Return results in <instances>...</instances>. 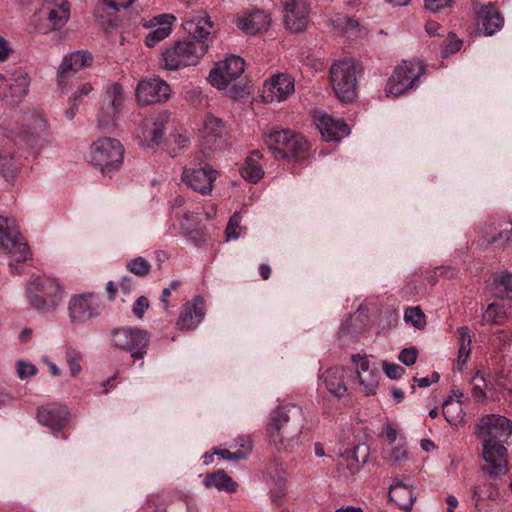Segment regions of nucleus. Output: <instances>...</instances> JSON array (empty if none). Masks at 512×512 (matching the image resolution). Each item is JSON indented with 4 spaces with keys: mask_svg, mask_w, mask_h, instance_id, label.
Masks as SVG:
<instances>
[{
    "mask_svg": "<svg viewBox=\"0 0 512 512\" xmlns=\"http://www.w3.org/2000/svg\"><path fill=\"white\" fill-rule=\"evenodd\" d=\"M440 376L437 372L432 373L430 376L417 378L414 377V382L418 384L421 388L429 387L431 384L438 382Z\"/></svg>",
    "mask_w": 512,
    "mask_h": 512,
    "instance_id": "61",
    "label": "nucleus"
},
{
    "mask_svg": "<svg viewBox=\"0 0 512 512\" xmlns=\"http://www.w3.org/2000/svg\"><path fill=\"white\" fill-rule=\"evenodd\" d=\"M30 85V78L23 70L7 72L0 76V95L4 98L24 97Z\"/></svg>",
    "mask_w": 512,
    "mask_h": 512,
    "instance_id": "23",
    "label": "nucleus"
},
{
    "mask_svg": "<svg viewBox=\"0 0 512 512\" xmlns=\"http://www.w3.org/2000/svg\"><path fill=\"white\" fill-rule=\"evenodd\" d=\"M124 89L118 82L110 83L104 93L103 103L98 114V125L106 128L113 124L124 107Z\"/></svg>",
    "mask_w": 512,
    "mask_h": 512,
    "instance_id": "15",
    "label": "nucleus"
},
{
    "mask_svg": "<svg viewBox=\"0 0 512 512\" xmlns=\"http://www.w3.org/2000/svg\"><path fill=\"white\" fill-rule=\"evenodd\" d=\"M137 0H106V4L111 9L119 11L131 7Z\"/></svg>",
    "mask_w": 512,
    "mask_h": 512,
    "instance_id": "60",
    "label": "nucleus"
},
{
    "mask_svg": "<svg viewBox=\"0 0 512 512\" xmlns=\"http://www.w3.org/2000/svg\"><path fill=\"white\" fill-rule=\"evenodd\" d=\"M103 304L93 292L74 294L68 302V316L72 323H86L100 315Z\"/></svg>",
    "mask_w": 512,
    "mask_h": 512,
    "instance_id": "11",
    "label": "nucleus"
},
{
    "mask_svg": "<svg viewBox=\"0 0 512 512\" xmlns=\"http://www.w3.org/2000/svg\"><path fill=\"white\" fill-rule=\"evenodd\" d=\"M418 358V350L415 347L404 348L400 351L398 359L406 366L413 365Z\"/></svg>",
    "mask_w": 512,
    "mask_h": 512,
    "instance_id": "53",
    "label": "nucleus"
},
{
    "mask_svg": "<svg viewBox=\"0 0 512 512\" xmlns=\"http://www.w3.org/2000/svg\"><path fill=\"white\" fill-rule=\"evenodd\" d=\"M206 314L205 301L197 295L191 301L184 304L183 311L180 313L176 326L181 331H190L195 329L204 319Z\"/></svg>",
    "mask_w": 512,
    "mask_h": 512,
    "instance_id": "27",
    "label": "nucleus"
},
{
    "mask_svg": "<svg viewBox=\"0 0 512 512\" xmlns=\"http://www.w3.org/2000/svg\"><path fill=\"white\" fill-rule=\"evenodd\" d=\"M172 96L170 85L160 77L140 80L135 89L136 101L140 105L162 104Z\"/></svg>",
    "mask_w": 512,
    "mask_h": 512,
    "instance_id": "14",
    "label": "nucleus"
},
{
    "mask_svg": "<svg viewBox=\"0 0 512 512\" xmlns=\"http://www.w3.org/2000/svg\"><path fill=\"white\" fill-rule=\"evenodd\" d=\"M169 116L170 114L165 111L143 119L139 131V137L143 146L152 147L162 141Z\"/></svg>",
    "mask_w": 512,
    "mask_h": 512,
    "instance_id": "21",
    "label": "nucleus"
},
{
    "mask_svg": "<svg viewBox=\"0 0 512 512\" xmlns=\"http://www.w3.org/2000/svg\"><path fill=\"white\" fill-rule=\"evenodd\" d=\"M425 31L431 37L443 35V30H442L441 25L435 21H427L425 24Z\"/></svg>",
    "mask_w": 512,
    "mask_h": 512,
    "instance_id": "62",
    "label": "nucleus"
},
{
    "mask_svg": "<svg viewBox=\"0 0 512 512\" xmlns=\"http://www.w3.org/2000/svg\"><path fill=\"white\" fill-rule=\"evenodd\" d=\"M40 13L48 21L49 30H59L70 18V3L68 0H44Z\"/></svg>",
    "mask_w": 512,
    "mask_h": 512,
    "instance_id": "25",
    "label": "nucleus"
},
{
    "mask_svg": "<svg viewBox=\"0 0 512 512\" xmlns=\"http://www.w3.org/2000/svg\"><path fill=\"white\" fill-rule=\"evenodd\" d=\"M304 412L294 403L277 405L271 410L266 424L269 442L277 450H289L300 440L304 427Z\"/></svg>",
    "mask_w": 512,
    "mask_h": 512,
    "instance_id": "1",
    "label": "nucleus"
},
{
    "mask_svg": "<svg viewBox=\"0 0 512 512\" xmlns=\"http://www.w3.org/2000/svg\"><path fill=\"white\" fill-rule=\"evenodd\" d=\"M453 0H424L425 8L432 12H438L449 7Z\"/></svg>",
    "mask_w": 512,
    "mask_h": 512,
    "instance_id": "58",
    "label": "nucleus"
},
{
    "mask_svg": "<svg viewBox=\"0 0 512 512\" xmlns=\"http://www.w3.org/2000/svg\"><path fill=\"white\" fill-rule=\"evenodd\" d=\"M147 331L139 328H120L112 331V342L118 349L128 352L134 359H142L149 344Z\"/></svg>",
    "mask_w": 512,
    "mask_h": 512,
    "instance_id": "9",
    "label": "nucleus"
},
{
    "mask_svg": "<svg viewBox=\"0 0 512 512\" xmlns=\"http://www.w3.org/2000/svg\"><path fill=\"white\" fill-rule=\"evenodd\" d=\"M12 51L8 41L0 36V62H4Z\"/></svg>",
    "mask_w": 512,
    "mask_h": 512,
    "instance_id": "64",
    "label": "nucleus"
},
{
    "mask_svg": "<svg viewBox=\"0 0 512 512\" xmlns=\"http://www.w3.org/2000/svg\"><path fill=\"white\" fill-rule=\"evenodd\" d=\"M497 490L492 483H479L472 488V500L478 510H482L488 501L497 496Z\"/></svg>",
    "mask_w": 512,
    "mask_h": 512,
    "instance_id": "39",
    "label": "nucleus"
},
{
    "mask_svg": "<svg viewBox=\"0 0 512 512\" xmlns=\"http://www.w3.org/2000/svg\"><path fill=\"white\" fill-rule=\"evenodd\" d=\"M457 335L459 339L457 366L462 370L471 354L472 339L467 327L458 328Z\"/></svg>",
    "mask_w": 512,
    "mask_h": 512,
    "instance_id": "40",
    "label": "nucleus"
},
{
    "mask_svg": "<svg viewBox=\"0 0 512 512\" xmlns=\"http://www.w3.org/2000/svg\"><path fill=\"white\" fill-rule=\"evenodd\" d=\"M125 148L116 138L99 137L88 150V163L105 177H112L124 164Z\"/></svg>",
    "mask_w": 512,
    "mask_h": 512,
    "instance_id": "3",
    "label": "nucleus"
},
{
    "mask_svg": "<svg viewBox=\"0 0 512 512\" xmlns=\"http://www.w3.org/2000/svg\"><path fill=\"white\" fill-rule=\"evenodd\" d=\"M483 471L490 477H498L508 470V451L503 443H482Z\"/></svg>",
    "mask_w": 512,
    "mask_h": 512,
    "instance_id": "19",
    "label": "nucleus"
},
{
    "mask_svg": "<svg viewBox=\"0 0 512 512\" xmlns=\"http://www.w3.org/2000/svg\"><path fill=\"white\" fill-rule=\"evenodd\" d=\"M313 118L323 139L327 142L339 141L350 134L349 126L342 118H334L324 112L315 113Z\"/></svg>",
    "mask_w": 512,
    "mask_h": 512,
    "instance_id": "22",
    "label": "nucleus"
},
{
    "mask_svg": "<svg viewBox=\"0 0 512 512\" xmlns=\"http://www.w3.org/2000/svg\"><path fill=\"white\" fill-rule=\"evenodd\" d=\"M92 91V84L90 82H83L78 86L77 90L72 94L70 98L80 103L82 98L89 95Z\"/></svg>",
    "mask_w": 512,
    "mask_h": 512,
    "instance_id": "57",
    "label": "nucleus"
},
{
    "mask_svg": "<svg viewBox=\"0 0 512 512\" xmlns=\"http://www.w3.org/2000/svg\"><path fill=\"white\" fill-rule=\"evenodd\" d=\"M79 102L69 98L68 100V108L65 110V116L68 120H73L76 116L79 109Z\"/></svg>",
    "mask_w": 512,
    "mask_h": 512,
    "instance_id": "63",
    "label": "nucleus"
},
{
    "mask_svg": "<svg viewBox=\"0 0 512 512\" xmlns=\"http://www.w3.org/2000/svg\"><path fill=\"white\" fill-rule=\"evenodd\" d=\"M192 218L193 215L191 213H185L180 224L185 238L192 244L198 246L207 240V233L202 227L192 228L188 223Z\"/></svg>",
    "mask_w": 512,
    "mask_h": 512,
    "instance_id": "41",
    "label": "nucleus"
},
{
    "mask_svg": "<svg viewBox=\"0 0 512 512\" xmlns=\"http://www.w3.org/2000/svg\"><path fill=\"white\" fill-rule=\"evenodd\" d=\"M346 373V369L335 367L326 370L323 374L325 388L335 398L341 399L347 394Z\"/></svg>",
    "mask_w": 512,
    "mask_h": 512,
    "instance_id": "33",
    "label": "nucleus"
},
{
    "mask_svg": "<svg viewBox=\"0 0 512 512\" xmlns=\"http://www.w3.org/2000/svg\"><path fill=\"white\" fill-rule=\"evenodd\" d=\"M284 24L287 30L292 33L304 31L308 26V9L305 4L295 0L284 2Z\"/></svg>",
    "mask_w": 512,
    "mask_h": 512,
    "instance_id": "30",
    "label": "nucleus"
},
{
    "mask_svg": "<svg viewBox=\"0 0 512 512\" xmlns=\"http://www.w3.org/2000/svg\"><path fill=\"white\" fill-rule=\"evenodd\" d=\"M16 370L20 379L31 377L37 372L35 365L24 360L17 361Z\"/></svg>",
    "mask_w": 512,
    "mask_h": 512,
    "instance_id": "52",
    "label": "nucleus"
},
{
    "mask_svg": "<svg viewBox=\"0 0 512 512\" xmlns=\"http://www.w3.org/2000/svg\"><path fill=\"white\" fill-rule=\"evenodd\" d=\"M264 142L275 158L297 160L309 150L307 139L291 129H273L266 134Z\"/></svg>",
    "mask_w": 512,
    "mask_h": 512,
    "instance_id": "5",
    "label": "nucleus"
},
{
    "mask_svg": "<svg viewBox=\"0 0 512 512\" xmlns=\"http://www.w3.org/2000/svg\"><path fill=\"white\" fill-rule=\"evenodd\" d=\"M126 268L139 277H145L151 271V264L143 257H136L127 261Z\"/></svg>",
    "mask_w": 512,
    "mask_h": 512,
    "instance_id": "44",
    "label": "nucleus"
},
{
    "mask_svg": "<svg viewBox=\"0 0 512 512\" xmlns=\"http://www.w3.org/2000/svg\"><path fill=\"white\" fill-rule=\"evenodd\" d=\"M93 57L86 50H79L66 55L57 71V86L60 90H66L70 84L71 78L75 73L89 67L92 64Z\"/></svg>",
    "mask_w": 512,
    "mask_h": 512,
    "instance_id": "16",
    "label": "nucleus"
},
{
    "mask_svg": "<svg viewBox=\"0 0 512 512\" xmlns=\"http://www.w3.org/2000/svg\"><path fill=\"white\" fill-rule=\"evenodd\" d=\"M203 484L207 488H216L229 493L235 492L238 484L223 470L205 475Z\"/></svg>",
    "mask_w": 512,
    "mask_h": 512,
    "instance_id": "38",
    "label": "nucleus"
},
{
    "mask_svg": "<svg viewBox=\"0 0 512 512\" xmlns=\"http://www.w3.org/2000/svg\"><path fill=\"white\" fill-rule=\"evenodd\" d=\"M477 22L484 29L486 36H491L500 31L504 25V18L501 12L492 3L474 4L473 6Z\"/></svg>",
    "mask_w": 512,
    "mask_h": 512,
    "instance_id": "29",
    "label": "nucleus"
},
{
    "mask_svg": "<svg viewBox=\"0 0 512 512\" xmlns=\"http://www.w3.org/2000/svg\"><path fill=\"white\" fill-rule=\"evenodd\" d=\"M175 17L171 14H161L149 21L146 26L150 32L145 38L148 47H154L160 41L166 39L172 32V25Z\"/></svg>",
    "mask_w": 512,
    "mask_h": 512,
    "instance_id": "31",
    "label": "nucleus"
},
{
    "mask_svg": "<svg viewBox=\"0 0 512 512\" xmlns=\"http://www.w3.org/2000/svg\"><path fill=\"white\" fill-rule=\"evenodd\" d=\"M476 434L482 443H503L505 445L512 434V422L501 415H486L480 419Z\"/></svg>",
    "mask_w": 512,
    "mask_h": 512,
    "instance_id": "12",
    "label": "nucleus"
},
{
    "mask_svg": "<svg viewBox=\"0 0 512 512\" xmlns=\"http://www.w3.org/2000/svg\"><path fill=\"white\" fill-rule=\"evenodd\" d=\"M37 420L54 431L62 430L69 422V410L61 403H49L37 409Z\"/></svg>",
    "mask_w": 512,
    "mask_h": 512,
    "instance_id": "26",
    "label": "nucleus"
},
{
    "mask_svg": "<svg viewBox=\"0 0 512 512\" xmlns=\"http://www.w3.org/2000/svg\"><path fill=\"white\" fill-rule=\"evenodd\" d=\"M243 228L241 227V216L238 212H235L228 222L225 230L227 240H235L240 237Z\"/></svg>",
    "mask_w": 512,
    "mask_h": 512,
    "instance_id": "47",
    "label": "nucleus"
},
{
    "mask_svg": "<svg viewBox=\"0 0 512 512\" xmlns=\"http://www.w3.org/2000/svg\"><path fill=\"white\" fill-rule=\"evenodd\" d=\"M352 362L355 365L357 381L361 392L365 396L375 395L379 386L377 367L367 356L354 355Z\"/></svg>",
    "mask_w": 512,
    "mask_h": 512,
    "instance_id": "20",
    "label": "nucleus"
},
{
    "mask_svg": "<svg viewBox=\"0 0 512 512\" xmlns=\"http://www.w3.org/2000/svg\"><path fill=\"white\" fill-rule=\"evenodd\" d=\"M212 28L211 18L204 11L194 13L184 22V29L195 38L193 41L205 42L204 40L210 35Z\"/></svg>",
    "mask_w": 512,
    "mask_h": 512,
    "instance_id": "32",
    "label": "nucleus"
},
{
    "mask_svg": "<svg viewBox=\"0 0 512 512\" xmlns=\"http://www.w3.org/2000/svg\"><path fill=\"white\" fill-rule=\"evenodd\" d=\"M382 369L385 375L390 379H398L405 373V369L402 366L387 361L383 362Z\"/></svg>",
    "mask_w": 512,
    "mask_h": 512,
    "instance_id": "54",
    "label": "nucleus"
},
{
    "mask_svg": "<svg viewBox=\"0 0 512 512\" xmlns=\"http://www.w3.org/2000/svg\"><path fill=\"white\" fill-rule=\"evenodd\" d=\"M242 177L251 183H257L264 177L263 155L259 151H252L244 160L240 169Z\"/></svg>",
    "mask_w": 512,
    "mask_h": 512,
    "instance_id": "35",
    "label": "nucleus"
},
{
    "mask_svg": "<svg viewBox=\"0 0 512 512\" xmlns=\"http://www.w3.org/2000/svg\"><path fill=\"white\" fill-rule=\"evenodd\" d=\"M426 66L421 59L403 60L398 64L387 81V95L399 96L416 87L425 74Z\"/></svg>",
    "mask_w": 512,
    "mask_h": 512,
    "instance_id": "8",
    "label": "nucleus"
},
{
    "mask_svg": "<svg viewBox=\"0 0 512 512\" xmlns=\"http://www.w3.org/2000/svg\"><path fill=\"white\" fill-rule=\"evenodd\" d=\"M512 236V225H496L491 223L485 225L482 231L481 242L484 245H506Z\"/></svg>",
    "mask_w": 512,
    "mask_h": 512,
    "instance_id": "34",
    "label": "nucleus"
},
{
    "mask_svg": "<svg viewBox=\"0 0 512 512\" xmlns=\"http://www.w3.org/2000/svg\"><path fill=\"white\" fill-rule=\"evenodd\" d=\"M207 50L203 41H179L161 53L159 64L165 70L177 71L196 65Z\"/></svg>",
    "mask_w": 512,
    "mask_h": 512,
    "instance_id": "6",
    "label": "nucleus"
},
{
    "mask_svg": "<svg viewBox=\"0 0 512 512\" xmlns=\"http://www.w3.org/2000/svg\"><path fill=\"white\" fill-rule=\"evenodd\" d=\"M462 45L463 42L461 39H459L454 33H449L445 43L441 48V54L443 57H447L458 52Z\"/></svg>",
    "mask_w": 512,
    "mask_h": 512,
    "instance_id": "49",
    "label": "nucleus"
},
{
    "mask_svg": "<svg viewBox=\"0 0 512 512\" xmlns=\"http://www.w3.org/2000/svg\"><path fill=\"white\" fill-rule=\"evenodd\" d=\"M472 383H473L472 393H473L474 398H476L478 400L485 398L486 382H485L484 376L480 372H476V374L472 378Z\"/></svg>",
    "mask_w": 512,
    "mask_h": 512,
    "instance_id": "51",
    "label": "nucleus"
},
{
    "mask_svg": "<svg viewBox=\"0 0 512 512\" xmlns=\"http://www.w3.org/2000/svg\"><path fill=\"white\" fill-rule=\"evenodd\" d=\"M64 288L58 279L46 275H32L27 282L26 297L29 305L40 311H50L62 302Z\"/></svg>",
    "mask_w": 512,
    "mask_h": 512,
    "instance_id": "4",
    "label": "nucleus"
},
{
    "mask_svg": "<svg viewBox=\"0 0 512 512\" xmlns=\"http://www.w3.org/2000/svg\"><path fill=\"white\" fill-rule=\"evenodd\" d=\"M359 73L352 59L336 61L330 67V83L335 96L343 103H351L357 97Z\"/></svg>",
    "mask_w": 512,
    "mask_h": 512,
    "instance_id": "7",
    "label": "nucleus"
},
{
    "mask_svg": "<svg viewBox=\"0 0 512 512\" xmlns=\"http://www.w3.org/2000/svg\"><path fill=\"white\" fill-rule=\"evenodd\" d=\"M398 429L392 423H386L383 426L382 437L389 443L393 444L398 438Z\"/></svg>",
    "mask_w": 512,
    "mask_h": 512,
    "instance_id": "56",
    "label": "nucleus"
},
{
    "mask_svg": "<svg viewBox=\"0 0 512 512\" xmlns=\"http://www.w3.org/2000/svg\"><path fill=\"white\" fill-rule=\"evenodd\" d=\"M0 251L10 257L8 265L14 275L22 273L18 264L32 261L31 249L12 217L0 216Z\"/></svg>",
    "mask_w": 512,
    "mask_h": 512,
    "instance_id": "2",
    "label": "nucleus"
},
{
    "mask_svg": "<svg viewBox=\"0 0 512 512\" xmlns=\"http://www.w3.org/2000/svg\"><path fill=\"white\" fill-rule=\"evenodd\" d=\"M244 71V60L239 56L230 55L215 64L209 73L208 81L217 89H225L237 80Z\"/></svg>",
    "mask_w": 512,
    "mask_h": 512,
    "instance_id": "13",
    "label": "nucleus"
},
{
    "mask_svg": "<svg viewBox=\"0 0 512 512\" xmlns=\"http://www.w3.org/2000/svg\"><path fill=\"white\" fill-rule=\"evenodd\" d=\"M148 307H149V301H148L147 297L140 296L137 298V300L133 304L132 311L137 318L142 319L144 316V313L146 312Z\"/></svg>",
    "mask_w": 512,
    "mask_h": 512,
    "instance_id": "55",
    "label": "nucleus"
},
{
    "mask_svg": "<svg viewBox=\"0 0 512 512\" xmlns=\"http://www.w3.org/2000/svg\"><path fill=\"white\" fill-rule=\"evenodd\" d=\"M506 315L498 304H489L483 313V321L488 324H501L505 320Z\"/></svg>",
    "mask_w": 512,
    "mask_h": 512,
    "instance_id": "45",
    "label": "nucleus"
},
{
    "mask_svg": "<svg viewBox=\"0 0 512 512\" xmlns=\"http://www.w3.org/2000/svg\"><path fill=\"white\" fill-rule=\"evenodd\" d=\"M406 459L407 452L402 446L395 447L390 451L389 461H391L392 463L398 464Z\"/></svg>",
    "mask_w": 512,
    "mask_h": 512,
    "instance_id": "59",
    "label": "nucleus"
},
{
    "mask_svg": "<svg viewBox=\"0 0 512 512\" xmlns=\"http://www.w3.org/2000/svg\"><path fill=\"white\" fill-rule=\"evenodd\" d=\"M227 133L224 121L211 113L205 114L198 129L202 146L209 150L221 147Z\"/></svg>",
    "mask_w": 512,
    "mask_h": 512,
    "instance_id": "18",
    "label": "nucleus"
},
{
    "mask_svg": "<svg viewBox=\"0 0 512 512\" xmlns=\"http://www.w3.org/2000/svg\"><path fill=\"white\" fill-rule=\"evenodd\" d=\"M24 137L27 145L31 148H42L47 143L48 124L42 114L37 112L28 113L24 118Z\"/></svg>",
    "mask_w": 512,
    "mask_h": 512,
    "instance_id": "24",
    "label": "nucleus"
},
{
    "mask_svg": "<svg viewBox=\"0 0 512 512\" xmlns=\"http://www.w3.org/2000/svg\"><path fill=\"white\" fill-rule=\"evenodd\" d=\"M16 171L14 150L11 147H0V174L9 178L13 177Z\"/></svg>",
    "mask_w": 512,
    "mask_h": 512,
    "instance_id": "42",
    "label": "nucleus"
},
{
    "mask_svg": "<svg viewBox=\"0 0 512 512\" xmlns=\"http://www.w3.org/2000/svg\"><path fill=\"white\" fill-rule=\"evenodd\" d=\"M461 393L449 396L443 403V416L452 425L458 426L464 422L465 413L460 401Z\"/></svg>",
    "mask_w": 512,
    "mask_h": 512,
    "instance_id": "37",
    "label": "nucleus"
},
{
    "mask_svg": "<svg viewBox=\"0 0 512 512\" xmlns=\"http://www.w3.org/2000/svg\"><path fill=\"white\" fill-rule=\"evenodd\" d=\"M235 23L242 33L256 35L268 30L271 24V17L264 10L254 9L238 16Z\"/></svg>",
    "mask_w": 512,
    "mask_h": 512,
    "instance_id": "28",
    "label": "nucleus"
},
{
    "mask_svg": "<svg viewBox=\"0 0 512 512\" xmlns=\"http://www.w3.org/2000/svg\"><path fill=\"white\" fill-rule=\"evenodd\" d=\"M496 294L501 298L512 299V275L502 273L495 279Z\"/></svg>",
    "mask_w": 512,
    "mask_h": 512,
    "instance_id": "43",
    "label": "nucleus"
},
{
    "mask_svg": "<svg viewBox=\"0 0 512 512\" xmlns=\"http://www.w3.org/2000/svg\"><path fill=\"white\" fill-rule=\"evenodd\" d=\"M252 447V441L249 437H239L238 439L235 440V443L232 446V448L236 449V451H234L236 453L235 458H238L239 460L246 459L248 455L251 453Z\"/></svg>",
    "mask_w": 512,
    "mask_h": 512,
    "instance_id": "48",
    "label": "nucleus"
},
{
    "mask_svg": "<svg viewBox=\"0 0 512 512\" xmlns=\"http://www.w3.org/2000/svg\"><path fill=\"white\" fill-rule=\"evenodd\" d=\"M66 356L71 376L76 377L81 371V355L78 351L74 349H68L66 352Z\"/></svg>",
    "mask_w": 512,
    "mask_h": 512,
    "instance_id": "50",
    "label": "nucleus"
},
{
    "mask_svg": "<svg viewBox=\"0 0 512 512\" xmlns=\"http://www.w3.org/2000/svg\"><path fill=\"white\" fill-rule=\"evenodd\" d=\"M390 500L400 508L410 510L415 502L416 496L413 488L403 483H395L389 489Z\"/></svg>",
    "mask_w": 512,
    "mask_h": 512,
    "instance_id": "36",
    "label": "nucleus"
},
{
    "mask_svg": "<svg viewBox=\"0 0 512 512\" xmlns=\"http://www.w3.org/2000/svg\"><path fill=\"white\" fill-rule=\"evenodd\" d=\"M404 320L411 323L416 329H423L426 325L425 314L419 307H410L406 309Z\"/></svg>",
    "mask_w": 512,
    "mask_h": 512,
    "instance_id": "46",
    "label": "nucleus"
},
{
    "mask_svg": "<svg viewBox=\"0 0 512 512\" xmlns=\"http://www.w3.org/2000/svg\"><path fill=\"white\" fill-rule=\"evenodd\" d=\"M294 92V78L288 73L277 72L264 81L260 98L265 104H277L287 101Z\"/></svg>",
    "mask_w": 512,
    "mask_h": 512,
    "instance_id": "10",
    "label": "nucleus"
},
{
    "mask_svg": "<svg viewBox=\"0 0 512 512\" xmlns=\"http://www.w3.org/2000/svg\"><path fill=\"white\" fill-rule=\"evenodd\" d=\"M218 177V171L212 166L184 168L181 179L189 188L202 195H209Z\"/></svg>",
    "mask_w": 512,
    "mask_h": 512,
    "instance_id": "17",
    "label": "nucleus"
}]
</instances>
